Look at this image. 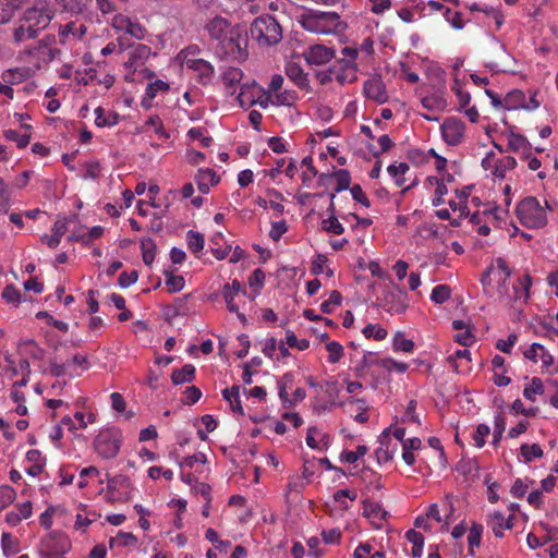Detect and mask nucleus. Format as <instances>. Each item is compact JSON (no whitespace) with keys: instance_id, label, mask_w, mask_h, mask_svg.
<instances>
[{"instance_id":"1","label":"nucleus","mask_w":558,"mask_h":558,"mask_svg":"<svg viewBox=\"0 0 558 558\" xmlns=\"http://www.w3.org/2000/svg\"><path fill=\"white\" fill-rule=\"evenodd\" d=\"M54 15L56 8L50 0H34L19 19V26L12 34L14 43L36 39L50 25Z\"/></svg>"},{"instance_id":"2","label":"nucleus","mask_w":558,"mask_h":558,"mask_svg":"<svg viewBox=\"0 0 558 558\" xmlns=\"http://www.w3.org/2000/svg\"><path fill=\"white\" fill-rule=\"evenodd\" d=\"M300 23L308 32L316 34H336L345 28V25L336 12L311 10L301 15Z\"/></svg>"},{"instance_id":"3","label":"nucleus","mask_w":558,"mask_h":558,"mask_svg":"<svg viewBox=\"0 0 558 558\" xmlns=\"http://www.w3.org/2000/svg\"><path fill=\"white\" fill-rule=\"evenodd\" d=\"M217 54L242 62L247 59V34L240 26H233V31L215 46Z\"/></svg>"},{"instance_id":"4","label":"nucleus","mask_w":558,"mask_h":558,"mask_svg":"<svg viewBox=\"0 0 558 558\" xmlns=\"http://www.w3.org/2000/svg\"><path fill=\"white\" fill-rule=\"evenodd\" d=\"M251 35L258 44L271 46L281 40L282 29L275 17L260 15L251 24Z\"/></svg>"},{"instance_id":"5","label":"nucleus","mask_w":558,"mask_h":558,"mask_svg":"<svg viewBox=\"0 0 558 558\" xmlns=\"http://www.w3.org/2000/svg\"><path fill=\"white\" fill-rule=\"evenodd\" d=\"M517 217L526 228L538 229L547 223V214L538 199L533 196L523 198L517 206Z\"/></svg>"},{"instance_id":"6","label":"nucleus","mask_w":558,"mask_h":558,"mask_svg":"<svg viewBox=\"0 0 558 558\" xmlns=\"http://www.w3.org/2000/svg\"><path fill=\"white\" fill-rule=\"evenodd\" d=\"M122 444V435L118 428H106L94 439L95 451L102 459H113L118 456Z\"/></svg>"},{"instance_id":"7","label":"nucleus","mask_w":558,"mask_h":558,"mask_svg":"<svg viewBox=\"0 0 558 558\" xmlns=\"http://www.w3.org/2000/svg\"><path fill=\"white\" fill-rule=\"evenodd\" d=\"M71 549V542L68 536L61 533H50L41 542V558H65V554Z\"/></svg>"},{"instance_id":"8","label":"nucleus","mask_w":558,"mask_h":558,"mask_svg":"<svg viewBox=\"0 0 558 558\" xmlns=\"http://www.w3.org/2000/svg\"><path fill=\"white\" fill-rule=\"evenodd\" d=\"M465 125L456 117L447 118L441 124L444 141L451 146L460 144L464 137Z\"/></svg>"},{"instance_id":"9","label":"nucleus","mask_w":558,"mask_h":558,"mask_svg":"<svg viewBox=\"0 0 558 558\" xmlns=\"http://www.w3.org/2000/svg\"><path fill=\"white\" fill-rule=\"evenodd\" d=\"M302 54L307 64L323 65L336 57V50L322 44H315L308 46Z\"/></svg>"},{"instance_id":"10","label":"nucleus","mask_w":558,"mask_h":558,"mask_svg":"<svg viewBox=\"0 0 558 558\" xmlns=\"http://www.w3.org/2000/svg\"><path fill=\"white\" fill-rule=\"evenodd\" d=\"M331 73L340 85L353 83L357 80V64L353 61L338 59L331 64Z\"/></svg>"},{"instance_id":"11","label":"nucleus","mask_w":558,"mask_h":558,"mask_svg":"<svg viewBox=\"0 0 558 558\" xmlns=\"http://www.w3.org/2000/svg\"><path fill=\"white\" fill-rule=\"evenodd\" d=\"M184 66L196 74L197 81L202 85L209 84L215 74V69L211 63L201 58L185 57Z\"/></svg>"},{"instance_id":"12","label":"nucleus","mask_w":558,"mask_h":558,"mask_svg":"<svg viewBox=\"0 0 558 558\" xmlns=\"http://www.w3.org/2000/svg\"><path fill=\"white\" fill-rule=\"evenodd\" d=\"M363 92L368 99H372L377 104H385L388 100L385 83L378 75L368 78L364 83Z\"/></svg>"},{"instance_id":"13","label":"nucleus","mask_w":558,"mask_h":558,"mask_svg":"<svg viewBox=\"0 0 558 558\" xmlns=\"http://www.w3.org/2000/svg\"><path fill=\"white\" fill-rule=\"evenodd\" d=\"M390 428L383 432L380 436V446L375 450V456L379 464L391 461L398 450V444L392 442L389 437Z\"/></svg>"},{"instance_id":"14","label":"nucleus","mask_w":558,"mask_h":558,"mask_svg":"<svg viewBox=\"0 0 558 558\" xmlns=\"http://www.w3.org/2000/svg\"><path fill=\"white\" fill-rule=\"evenodd\" d=\"M112 25L114 28L123 31L136 39H143L146 35V28L141 23L124 15L116 16Z\"/></svg>"},{"instance_id":"15","label":"nucleus","mask_w":558,"mask_h":558,"mask_svg":"<svg viewBox=\"0 0 558 558\" xmlns=\"http://www.w3.org/2000/svg\"><path fill=\"white\" fill-rule=\"evenodd\" d=\"M205 28L210 39L215 40L216 44H219L233 31V26H231L226 19L220 16L210 20Z\"/></svg>"},{"instance_id":"16","label":"nucleus","mask_w":558,"mask_h":558,"mask_svg":"<svg viewBox=\"0 0 558 558\" xmlns=\"http://www.w3.org/2000/svg\"><path fill=\"white\" fill-rule=\"evenodd\" d=\"M363 514L371 520L376 529H381L383 523L390 517L379 504L373 501H364Z\"/></svg>"},{"instance_id":"17","label":"nucleus","mask_w":558,"mask_h":558,"mask_svg":"<svg viewBox=\"0 0 558 558\" xmlns=\"http://www.w3.org/2000/svg\"><path fill=\"white\" fill-rule=\"evenodd\" d=\"M151 48L147 45L138 44L130 52L129 60L124 63L130 71H136L150 57Z\"/></svg>"},{"instance_id":"18","label":"nucleus","mask_w":558,"mask_h":558,"mask_svg":"<svg viewBox=\"0 0 558 558\" xmlns=\"http://www.w3.org/2000/svg\"><path fill=\"white\" fill-rule=\"evenodd\" d=\"M220 181L219 175L211 169H201L195 175V182L201 193L207 194L210 186L217 185Z\"/></svg>"},{"instance_id":"19","label":"nucleus","mask_w":558,"mask_h":558,"mask_svg":"<svg viewBox=\"0 0 558 558\" xmlns=\"http://www.w3.org/2000/svg\"><path fill=\"white\" fill-rule=\"evenodd\" d=\"M452 328L457 330L453 338L459 344L469 347L475 342V336L473 335L470 325L465 322L459 319L453 320Z\"/></svg>"},{"instance_id":"20","label":"nucleus","mask_w":558,"mask_h":558,"mask_svg":"<svg viewBox=\"0 0 558 558\" xmlns=\"http://www.w3.org/2000/svg\"><path fill=\"white\" fill-rule=\"evenodd\" d=\"M286 74L301 89H307L310 87L307 73L304 72L300 64L289 62L286 66Z\"/></svg>"},{"instance_id":"21","label":"nucleus","mask_w":558,"mask_h":558,"mask_svg":"<svg viewBox=\"0 0 558 558\" xmlns=\"http://www.w3.org/2000/svg\"><path fill=\"white\" fill-rule=\"evenodd\" d=\"M524 356L533 362H537L539 360L546 367L554 363V356L539 343H533L526 351H524Z\"/></svg>"},{"instance_id":"22","label":"nucleus","mask_w":558,"mask_h":558,"mask_svg":"<svg viewBox=\"0 0 558 558\" xmlns=\"http://www.w3.org/2000/svg\"><path fill=\"white\" fill-rule=\"evenodd\" d=\"M243 78V72L239 68L230 66L222 73V82L229 94L235 93V86L241 83Z\"/></svg>"},{"instance_id":"23","label":"nucleus","mask_w":558,"mask_h":558,"mask_svg":"<svg viewBox=\"0 0 558 558\" xmlns=\"http://www.w3.org/2000/svg\"><path fill=\"white\" fill-rule=\"evenodd\" d=\"M222 397L226 401L229 402L233 413L242 416L244 415V410L240 400V386L234 385L231 388H226L222 391Z\"/></svg>"},{"instance_id":"24","label":"nucleus","mask_w":558,"mask_h":558,"mask_svg":"<svg viewBox=\"0 0 558 558\" xmlns=\"http://www.w3.org/2000/svg\"><path fill=\"white\" fill-rule=\"evenodd\" d=\"M515 167V158L511 156H505L494 163V170L492 171V174L497 179H505L507 173L513 170Z\"/></svg>"},{"instance_id":"25","label":"nucleus","mask_w":558,"mask_h":558,"mask_svg":"<svg viewBox=\"0 0 558 558\" xmlns=\"http://www.w3.org/2000/svg\"><path fill=\"white\" fill-rule=\"evenodd\" d=\"M95 124L99 128L113 126L120 121V116L114 111H106L102 107L95 109Z\"/></svg>"},{"instance_id":"26","label":"nucleus","mask_w":558,"mask_h":558,"mask_svg":"<svg viewBox=\"0 0 558 558\" xmlns=\"http://www.w3.org/2000/svg\"><path fill=\"white\" fill-rule=\"evenodd\" d=\"M507 150H511L518 154L521 153L522 156H524L527 151L531 150V144L523 135L510 132L508 136Z\"/></svg>"},{"instance_id":"27","label":"nucleus","mask_w":558,"mask_h":558,"mask_svg":"<svg viewBox=\"0 0 558 558\" xmlns=\"http://www.w3.org/2000/svg\"><path fill=\"white\" fill-rule=\"evenodd\" d=\"M174 385L192 383L195 379V367L192 364H185L180 369H174L171 375Z\"/></svg>"},{"instance_id":"28","label":"nucleus","mask_w":558,"mask_h":558,"mask_svg":"<svg viewBox=\"0 0 558 558\" xmlns=\"http://www.w3.org/2000/svg\"><path fill=\"white\" fill-rule=\"evenodd\" d=\"M405 538L413 545L411 551L412 557L420 558L423 554L424 548V535L421 532H417L412 529L407 531Z\"/></svg>"},{"instance_id":"29","label":"nucleus","mask_w":558,"mask_h":558,"mask_svg":"<svg viewBox=\"0 0 558 558\" xmlns=\"http://www.w3.org/2000/svg\"><path fill=\"white\" fill-rule=\"evenodd\" d=\"M525 107V95L522 90L513 89L504 99V108L514 110Z\"/></svg>"},{"instance_id":"30","label":"nucleus","mask_w":558,"mask_h":558,"mask_svg":"<svg viewBox=\"0 0 558 558\" xmlns=\"http://www.w3.org/2000/svg\"><path fill=\"white\" fill-rule=\"evenodd\" d=\"M531 287L532 278L529 274H525L523 277L519 278L517 280V284L513 287L515 300L523 299L524 302H527Z\"/></svg>"},{"instance_id":"31","label":"nucleus","mask_w":558,"mask_h":558,"mask_svg":"<svg viewBox=\"0 0 558 558\" xmlns=\"http://www.w3.org/2000/svg\"><path fill=\"white\" fill-rule=\"evenodd\" d=\"M483 530H484L483 525L475 523V522L472 523V526L469 530L468 545H469V553L471 555H474V549L480 547V545H481Z\"/></svg>"},{"instance_id":"32","label":"nucleus","mask_w":558,"mask_h":558,"mask_svg":"<svg viewBox=\"0 0 558 558\" xmlns=\"http://www.w3.org/2000/svg\"><path fill=\"white\" fill-rule=\"evenodd\" d=\"M392 349L395 352L412 353L415 344L411 339L404 337L403 332H397L392 340Z\"/></svg>"},{"instance_id":"33","label":"nucleus","mask_w":558,"mask_h":558,"mask_svg":"<svg viewBox=\"0 0 558 558\" xmlns=\"http://www.w3.org/2000/svg\"><path fill=\"white\" fill-rule=\"evenodd\" d=\"M409 170L410 167L407 162L390 165L387 169L388 173L395 179L397 186H402L405 183V174Z\"/></svg>"},{"instance_id":"34","label":"nucleus","mask_w":558,"mask_h":558,"mask_svg":"<svg viewBox=\"0 0 558 558\" xmlns=\"http://www.w3.org/2000/svg\"><path fill=\"white\" fill-rule=\"evenodd\" d=\"M487 524L492 527L496 537H502L505 527V515L500 511L489 514Z\"/></svg>"},{"instance_id":"35","label":"nucleus","mask_w":558,"mask_h":558,"mask_svg":"<svg viewBox=\"0 0 558 558\" xmlns=\"http://www.w3.org/2000/svg\"><path fill=\"white\" fill-rule=\"evenodd\" d=\"M255 96L256 92H253V83L252 84H243L241 86V92L238 95V100L242 108H248L255 105Z\"/></svg>"},{"instance_id":"36","label":"nucleus","mask_w":558,"mask_h":558,"mask_svg":"<svg viewBox=\"0 0 558 558\" xmlns=\"http://www.w3.org/2000/svg\"><path fill=\"white\" fill-rule=\"evenodd\" d=\"M166 286L170 293L179 292L184 288L185 280L180 275H173L172 271L165 269Z\"/></svg>"},{"instance_id":"37","label":"nucleus","mask_w":558,"mask_h":558,"mask_svg":"<svg viewBox=\"0 0 558 558\" xmlns=\"http://www.w3.org/2000/svg\"><path fill=\"white\" fill-rule=\"evenodd\" d=\"M186 241H187L189 250L192 253L198 254L199 252L203 251L204 245H205V239L202 233L190 230L186 233Z\"/></svg>"},{"instance_id":"38","label":"nucleus","mask_w":558,"mask_h":558,"mask_svg":"<svg viewBox=\"0 0 558 558\" xmlns=\"http://www.w3.org/2000/svg\"><path fill=\"white\" fill-rule=\"evenodd\" d=\"M222 296L225 299V302L227 304V308L229 310V312L231 313H235L238 318L243 323L245 324L246 323V317L243 313H241L239 311V306L234 303V298L235 295L234 294H231V292L229 291V283H226L222 288Z\"/></svg>"},{"instance_id":"39","label":"nucleus","mask_w":558,"mask_h":558,"mask_svg":"<svg viewBox=\"0 0 558 558\" xmlns=\"http://www.w3.org/2000/svg\"><path fill=\"white\" fill-rule=\"evenodd\" d=\"M544 392L543 381L538 377H533L531 383L524 387L523 396L530 401H535L537 395Z\"/></svg>"},{"instance_id":"40","label":"nucleus","mask_w":558,"mask_h":558,"mask_svg":"<svg viewBox=\"0 0 558 558\" xmlns=\"http://www.w3.org/2000/svg\"><path fill=\"white\" fill-rule=\"evenodd\" d=\"M360 476L364 483H366L369 486H373L375 489L380 490L384 488L381 475L374 472L373 470L364 468L361 471Z\"/></svg>"},{"instance_id":"41","label":"nucleus","mask_w":558,"mask_h":558,"mask_svg":"<svg viewBox=\"0 0 558 558\" xmlns=\"http://www.w3.org/2000/svg\"><path fill=\"white\" fill-rule=\"evenodd\" d=\"M442 16L456 31L463 29V27L465 26V22L462 19V13L459 11H452L450 8H445Z\"/></svg>"},{"instance_id":"42","label":"nucleus","mask_w":558,"mask_h":558,"mask_svg":"<svg viewBox=\"0 0 558 558\" xmlns=\"http://www.w3.org/2000/svg\"><path fill=\"white\" fill-rule=\"evenodd\" d=\"M17 545V539L11 533H2L1 546L4 556L15 555L19 551Z\"/></svg>"},{"instance_id":"43","label":"nucleus","mask_w":558,"mask_h":558,"mask_svg":"<svg viewBox=\"0 0 558 558\" xmlns=\"http://www.w3.org/2000/svg\"><path fill=\"white\" fill-rule=\"evenodd\" d=\"M253 92H256L255 104L259 105L263 109H267L269 105H272L274 98L271 97V93L264 89L255 82H253Z\"/></svg>"},{"instance_id":"44","label":"nucleus","mask_w":558,"mask_h":558,"mask_svg":"<svg viewBox=\"0 0 558 558\" xmlns=\"http://www.w3.org/2000/svg\"><path fill=\"white\" fill-rule=\"evenodd\" d=\"M368 451L365 445H359L354 451L344 450L340 454V460L349 464L355 463L360 458L364 457Z\"/></svg>"},{"instance_id":"45","label":"nucleus","mask_w":558,"mask_h":558,"mask_svg":"<svg viewBox=\"0 0 558 558\" xmlns=\"http://www.w3.org/2000/svg\"><path fill=\"white\" fill-rule=\"evenodd\" d=\"M168 89H169L168 83H166L161 80H157V81L148 84V86L145 90V98L143 100V106L148 107V105L145 104L147 100L154 99L157 96L158 92L168 90Z\"/></svg>"},{"instance_id":"46","label":"nucleus","mask_w":558,"mask_h":558,"mask_svg":"<svg viewBox=\"0 0 558 558\" xmlns=\"http://www.w3.org/2000/svg\"><path fill=\"white\" fill-rule=\"evenodd\" d=\"M521 454L524 458L526 463L533 461L535 458H541L543 456V449L538 444L527 445L523 444L520 447Z\"/></svg>"},{"instance_id":"47","label":"nucleus","mask_w":558,"mask_h":558,"mask_svg":"<svg viewBox=\"0 0 558 558\" xmlns=\"http://www.w3.org/2000/svg\"><path fill=\"white\" fill-rule=\"evenodd\" d=\"M298 95L294 90L277 92L275 94L272 105L274 106H291L296 100Z\"/></svg>"},{"instance_id":"48","label":"nucleus","mask_w":558,"mask_h":558,"mask_svg":"<svg viewBox=\"0 0 558 558\" xmlns=\"http://www.w3.org/2000/svg\"><path fill=\"white\" fill-rule=\"evenodd\" d=\"M362 332L365 338H374L377 341L384 340L388 335V331L385 328L374 324L366 325Z\"/></svg>"},{"instance_id":"49","label":"nucleus","mask_w":558,"mask_h":558,"mask_svg":"<svg viewBox=\"0 0 558 558\" xmlns=\"http://www.w3.org/2000/svg\"><path fill=\"white\" fill-rule=\"evenodd\" d=\"M11 206V191L8 184L0 178V213H8Z\"/></svg>"},{"instance_id":"50","label":"nucleus","mask_w":558,"mask_h":558,"mask_svg":"<svg viewBox=\"0 0 558 558\" xmlns=\"http://www.w3.org/2000/svg\"><path fill=\"white\" fill-rule=\"evenodd\" d=\"M378 363H379V366L387 369L388 372L396 371L398 373L403 374L409 369L408 363L398 362L391 357L381 359Z\"/></svg>"},{"instance_id":"51","label":"nucleus","mask_w":558,"mask_h":558,"mask_svg":"<svg viewBox=\"0 0 558 558\" xmlns=\"http://www.w3.org/2000/svg\"><path fill=\"white\" fill-rule=\"evenodd\" d=\"M450 295L451 291L447 284H438L433 289L430 300L436 304H442L450 298Z\"/></svg>"},{"instance_id":"52","label":"nucleus","mask_w":558,"mask_h":558,"mask_svg":"<svg viewBox=\"0 0 558 558\" xmlns=\"http://www.w3.org/2000/svg\"><path fill=\"white\" fill-rule=\"evenodd\" d=\"M141 248H142L143 262L148 266L151 265L155 259V253H156V246H155L154 241L151 239L142 241Z\"/></svg>"},{"instance_id":"53","label":"nucleus","mask_w":558,"mask_h":558,"mask_svg":"<svg viewBox=\"0 0 558 558\" xmlns=\"http://www.w3.org/2000/svg\"><path fill=\"white\" fill-rule=\"evenodd\" d=\"M4 137L9 141L15 142L19 148H24L29 144L31 135L29 134H21L15 130H7L4 132Z\"/></svg>"},{"instance_id":"54","label":"nucleus","mask_w":558,"mask_h":558,"mask_svg":"<svg viewBox=\"0 0 558 558\" xmlns=\"http://www.w3.org/2000/svg\"><path fill=\"white\" fill-rule=\"evenodd\" d=\"M342 302V295L339 291H331L328 300L320 304V311L325 314H330L333 311V306L340 305Z\"/></svg>"},{"instance_id":"55","label":"nucleus","mask_w":558,"mask_h":558,"mask_svg":"<svg viewBox=\"0 0 558 558\" xmlns=\"http://www.w3.org/2000/svg\"><path fill=\"white\" fill-rule=\"evenodd\" d=\"M328 352V362L338 363L343 356V347L337 341H330L326 344Z\"/></svg>"},{"instance_id":"56","label":"nucleus","mask_w":558,"mask_h":558,"mask_svg":"<svg viewBox=\"0 0 558 558\" xmlns=\"http://www.w3.org/2000/svg\"><path fill=\"white\" fill-rule=\"evenodd\" d=\"M347 403L351 404V405L356 404L357 410H360V412L354 416V421L362 423V424L366 423L368 421V415L366 413L368 407L364 399L351 398L347 401Z\"/></svg>"},{"instance_id":"57","label":"nucleus","mask_w":558,"mask_h":558,"mask_svg":"<svg viewBox=\"0 0 558 558\" xmlns=\"http://www.w3.org/2000/svg\"><path fill=\"white\" fill-rule=\"evenodd\" d=\"M1 296L8 302L12 303L15 306L19 305L22 302V293L21 291L13 284L7 286Z\"/></svg>"},{"instance_id":"58","label":"nucleus","mask_w":558,"mask_h":558,"mask_svg":"<svg viewBox=\"0 0 558 558\" xmlns=\"http://www.w3.org/2000/svg\"><path fill=\"white\" fill-rule=\"evenodd\" d=\"M333 175L337 179V186L335 191L337 193L342 192L344 190H348L350 187L351 183V175L350 172L345 169L337 170Z\"/></svg>"},{"instance_id":"59","label":"nucleus","mask_w":558,"mask_h":558,"mask_svg":"<svg viewBox=\"0 0 558 558\" xmlns=\"http://www.w3.org/2000/svg\"><path fill=\"white\" fill-rule=\"evenodd\" d=\"M146 125H150L154 128V132L159 138L168 140L170 137L169 133L166 131L161 119L158 116H151L146 121Z\"/></svg>"},{"instance_id":"60","label":"nucleus","mask_w":558,"mask_h":558,"mask_svg":"<svg viewBox=\"0 0 558 558\" xmlns=\"http://www.w3.org/2000/svg\"><path fill=\"white\" fill-rule=\"evenodd\" d=\"M286 341L290 348H298L301 351H304L310 347V341L307 339H298L292 330H287Z\"/></svg>"},{"instance_id":"61","label":"nucleus","mask_w":558,"mask_h":558,"mask_svg":"<svg viewBox=\"0 0 558 558\" xmlns=\"http://www.w3.org/2000/svg\"><path fill=\"white\" fill-rule=\"evenodd\" d=\"M207 461L206 454L203 452L194 453L193 456L185 457L183 461L180 463L181 466H185L189 469H196L198 471V464H205Z\"/></svg>"},{"instance_id":"62","label":"nucleus","mask_w":558,"mask_h":558,"mask_svg":"<svg viewBox=\"0 0 558 558\" xmlns=\"http://www.w3.org/2000/svg\"><path fill=\"white\" fill-rule=\"evenodd\" d=\"M490 428L486 424H480L475 432L472 434V438L477 448H482L485 445V438L489 435Z\"/></svg>"},{"instance_id":"63","label":"nucleus","mask_w":558,"mask_h":558,"mask_svg":"<svg viewBox=\"0 0 558 558\" xmlns=\"http://www.w3.org/2000/svg\"><path fill=\"white\" fill-rule=\"evenodd\" d=\"M323 229L333 234H342L344 232L343 226L333 216L323 221Z\"/></svg>"},{"instance_id":"64","label":"nucleus","mask_w":558,"mask_h":558,"mask_svg":"<svg viewBox=\"0 0 558 558\" xmlns=\"http://www.w3.org/2000/svg\"><path fill=\"white\" fill-rule=\"evenodd\" d=\"M202 397V391L196 386H189L184 390V397L182 402L184 404H194L196 403Z\"/></svg>"}]
</instances>
